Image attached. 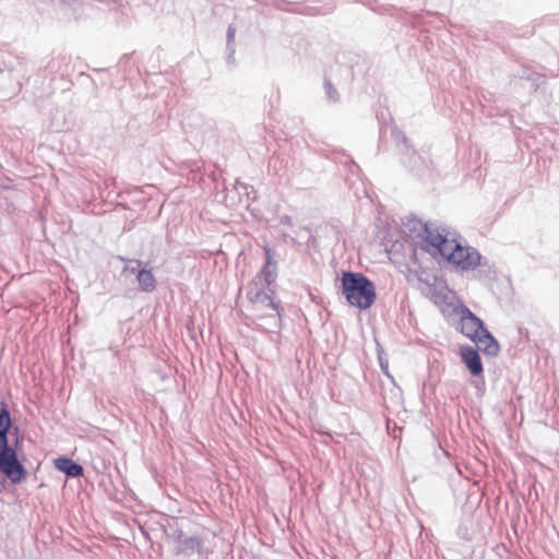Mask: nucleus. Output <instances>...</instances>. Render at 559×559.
<instances>
[{"mask_svg":"<svg viewBox=\"0 0 559 559\" xmlns=\"http://www.w3.org/2000/svg\"><path fill=\"white\" fill-rule=\"evenodd\" d=\"M456 312L460 316L462 334L474 342L486 355L496 356L499 352V344L484 326L483 321L465 306H461Z\"/></svg>","mask_w":559,"mask_h":559,"instance_id":"nucleus-1","label":"nucleus"},{"mask_svg":"<svg viewBox=\"0 0 559 559\" xmlns=\"http://www.w3.org/2000/svg\"><path fill=\"white\" fill-rule=\"evenodd\" d=\"M342 292L347 302L360 310L370 308L377 297L373 283L361 273L344 272Z\"/></svg>","mask_w":559,"mask_h":559,"instance_id":"nucleus-2","label":"nucleus"},{"mask_svg":"<svg viewBox=\"0 0 559 559\" xmlns=\"http://www.w3.org/2000/svg\"><path fill=\"white\" fill-rule=\"evenodd\" d=\"M442 257L465 271L473 270L480 264V254L478 251L474 248L460 245L455 239L452 241V246L449 248L445 247Z\"/></svg>","mask_w":559,"mask_h":559,"instance_id":"nucleus-3","label":"nucleus"},{"mask_svg":"<svg viewBox=\"0 0 559 559\" xmlns=\"http://www.w3.org/2000/svg\"><path fill=\"white\" fill-rule=\"evenodd\" d=\"M0 472L5 475L12 484L22 483L27 472L19 461L16 451L8 443L0 444Z\"/></svg>","mask_w":559,"mask_h":559,"instance_id":"nucleus-4","label":"nucleus"},{"mask_svg":"<svg viewBox=\"0 0 559 559\" xmlns=\"http://www.w3.org/2000/svg\"><path fill=\"white\" fill-rule=\"evenodd\" d=\"M424 241L427 250L433 249L435 253L440 255L444 254L445 247L452 246L453 238H449L447 234H443L438 228L425 226Z\"/></svg>","mask_w":559,"mask_h":559,"instance_id":"nucleus-5","label":"nucleus"},{"mask_svg":"<svg viewBox=\"0 0 559 559\" xmlns=\"http://www.w3.org/2000/svg\"><path fill=\"white\" fill-rule=\"evenodd\" d=\"M461 356L473 376H480L483 373V364L479 354L475 348L471 346L462 347Z\"/></svg>","mask_w":559,"mask_h":559,"instance_id":"nucleus-6","label":"nucleus"},{"mask_svg":"<svg viewBox=\"0 0 559 559\" xmlns=\"http://www.w3.org/2000/svg\"><path fill=\"white\" fill-rule=\"evenodd\" d=\"M57 469L63 472L70 477H79L83 475V467L69 457L60 456L53 460Z\"/></svg>","mask_w":559,"mask_h":559,"instance_id":"nucleus-7","label":"nucleus"},{"mask_svg":"<svg viewBox=\"0 0 559 559\" xmlns=\"http://www.w3.org/2000/svg\"><path fill=\"white\" fill-rule=\"evenodd\" d=\"M136 278L143 292L151 293L156 288V280L152 271L142 269L138 272Z\"/></svg>","mask_w":559,"mask_h":559,"instance_id":"nucleus-8","label":"nucleus"},{"mask_svg":"<svg viewBox=\"0 0 559 559\" xmlns=\"http://www.w3.org/2000/svg\"><path fill=\"white\" fill-rule=\"evenodd\" d=\"M249 299L257 309H261L263 307L272 310L277 309L275 302L264 292H255L252 296L249 294Z\"/></svg>","mask_w":559,"mask_h":559,"instance_id":"nucleus-9","label":"nucleus"},{"mask_svg":"<svg viewBox=\"0 0 559 559\" xmlns=\"http://www.w3.org/2000/svg\"><path fill=\"white\" fill-rule=\"evenodd\" d=\"M11 427L10 413L5 405L0 409V444L8 443V431Z\"/></svg>","mask_w":559,"mask_h":559,"instance_id":"nucleus-10","label":"nucleus"},{"mask_svg":"<svg viewBox=\"0 0 559 559\" xmlns=\"http://www.w3.org/2000/svg\"><path fill=\"white\" fill-rule=\"evenodd\" d=\"M264 252H265V255H266V263H265V265L262 269V274L264 276V281L267 284H272L275 281L276 273H275V269L274 267L272 269L273 262H272V255H271L270 247L265 246L264 247Z\"/></svg>","mask_w":559,"mask_h":559,"instance_id":"nucleus-11","label":"nucleus"}]
</instances>
